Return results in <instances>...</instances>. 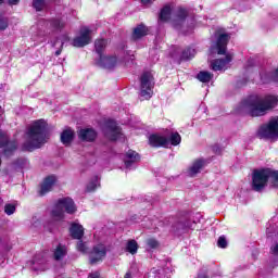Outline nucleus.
Segmentation results:
<instances>
[{"mask_svg":"<svg viewBox=\"0 0 278 278\" xmlns=\"http://www.w3.org/2000/svg\"><path fill=\"white\" fill-rule=\"evenodd\" d=\"M278 105L277 96H266L264 98L250 97L242 102V108L250 116H266L270 110H275Z\"/></svg>","mask_w":278,"mask_h":278,"instance_id":"f257e3e1","label":"nucleus"},{"mask_svg":"<svg viewBox=\"0 0 278 278\" xmlns=\"http://www.w3.org/2000/svg\"><path fill=\"white\" fill-rule=\"evenodd\" d=\"M49 135L47 134V122L45 119L35 121L26 135V142L24 149L26 151H34L40 149L42 144L47 143Z\"/></svg>","mask_w":278,"mask_h":278,"instance_id":"f03ea898","label":"nucleus"},{"mask_svg":"<svg viewBox=\"0 0 278 278\" xmlns=\"http://www.w3.org/2000/svg\"><path fill=\"white\" fill-rule=\"evenodd\" d=\"M268 179H271L273 186H278V170L270 168L256 169L252 175V188L256 192H262L268 184Z\"/></svg>","mask_w":278,"mask_h":278,"instance_id":"7ed1b4c3","label":"nucleus"},{"mask_svg":"<svg viewBox=\"0 0 278 278\" xmlns=\"http://www.w3.org/2000/svg\"><path fill=\"white\" fill-rule=\"evenodd\" d=\"M64 212L67 214H75L77 212V206L73 199L61 198L56 201L54 208L51 212V223H60V220H64Z\"/></svg>","mask_w":278,"mask_h":278,"instance_id":"20e7f679","label":"nucleus"},{"mask_svg":"<svg viewBox=\"0 0 278 278\" xmlns=\"http://www.w3.org/2000/svg\"><path fill=\"white\" fill-rule=\"evenodd\" d=\"M155 86V79L151 72H144L140 77V97L142 101H149L153 97V88Z\"/></svg>","mask_w":278,"mask_h":278,"instance_id":"39448f33","label":"nucleus"},{"mask_svg":"<svg viewBox=\"0 0 278 278\" xmlns=\"http://www.w3.org/2000/svg\"><path fill=\"white\" fill-rule=\"evenodd\" d=\"M257 136L265 140H278V116L271 117L268 123L261 126Z\"/></svg>","mask_w":278,"mask_h":278,"instance_id":"423d86ee","label":"nucleus"},{"mask_svg":"<svg viewBox=\"0 0 278 278\" xmlns=\"http://www.w3.org/2000/svg\"><path fill=\"white\" fill-rule=\"evenodd\" d=\"M92 40V30L88 27L80 28L79 35L74 38L73 40V47H86V45H90V41Z\"/></svg>","mask_w":278,"mask_h":278,"instance_id":"0eeeda50","label":"nucleus"},{"mask_svg":"<svg viewBox=\"0 0 278 278\" xmlns=\"http://www.w3.org/2000/svg\"><path fill=\"white\" fill-rule=\"evenodd\" d=\"M186 16H188V11L186 9H177L172 15V25L175 29H179L181 25L186 23Z\"/></svg>","mask_w":278,"mask_h":278,"instance_id":"6e6552de","label":"nucleus"},{"mask_svg":"<svg viewBox=\"0 0 278 278\" xmlns=\"http://www.w3.org/2000/svg\"><path fill=\"white\" fill-rule=\"evenodd\" d=\"M106 253H108V250H105V245L103 244L96 245L89 256L90 263L98 264V262H102Z\"/></svg>","mask_w":278,"mask_h":278,"instance_id":"1a4fd4ad","label":"nucleus"},{"mask_svg":"<svg viewBox=\"0 0 278 278\" xmlns=\"http://www.w3.org/2000/svg\"><path fill=\"white\" fill-rule=\"evenodd\" d=\"M0 147L4 148V155L9 157L14 151H16V142L8 141V136L0 130Z\"/></svg>","mask_w":278,"mask_h":278,"instance_id":"9d476101","label":"nucleus"},{"mask_svg":"<svg viewBox=\"0 0 278 278\" xmlns=\"http://www.w3.org/2000/svg\"><path fill=\"white\" fill-rule=\"evenodd\" d=\"M227 42H229V35H219L217 42L212 47V51L216 50L218 55L225 54V51H227Z\"/></svg>","mask_w":278,"mask_h":278,"instance_id":"9b49d317","label":"nucleus"},{"mask_svg":"<svg viewBox=\"0 0 278 278\" xmlns=\"http://www.w3.org/2000/svg\"><path fill=\"white\" fill-rule=\"evenodd\" d=\"M99 64L100 66H103V68L112 71V68H116V66H118V59L116 55H100Z\"/></svg>","mask_w":278,"mask_h":278,"instance_id":"f8f14e48","label":"nucleus"},{"mask_svg":"<svg viewBox=\"0 0 278 278\" xmlns=\"http://www.w3.org/2000/svg\"><path fill=\"white\" fill-rule=\"evenodd\" d=\"M104 134L109 140H118L119 138H123V132H121V128L116 126V123H112L110 126H108Z\"/></svg>","mask_w":278,"mask_h":278,"instance_id":"ddd939ff","label":"nucleus"},{"mask_svg":"<svg viewBox=\"0 0 278 278\" xmlns=\"http://www.w3.org/2000/svg\"><path fill=\"white\" fill-rule=\"evenodd\" d=\"M56 181H58V178L55 176L47 177L41 185V189L39 191L40 195L43 197V194H47V192H51Z\"/></svg>","mask_w":278,"mask_h":278,"instance_id":"4468645a","label":"nucleus"},{"mask_svg":"<svg viewBox=\"0 0 278 278\" xmlns=\"http://www.w3.org/2000/svg\"><path fill=\"white\" fill-rule=\"evenodd\" d=\"M78 138L84 142H93V140H97V131L92 128L81 129L78 132Z\"/></svg>","mask_w":278,"mask_h":278,"instance_id":"2eb2a0df","label":"nucleus"},{"mask_svg":"<svg viewBox=\"0 0 278 278\" xmlns=\"http://www.w3.org/2000/svg\"><path fill=\"white\" fill-rule=\"evenodd\" d=\"M231 60V55L227 54L225 60H215L213 63H211V67L213 68V71H226Z\"/></svg>","mask_w":278,"mask_h":278,"instance_id":"dca6fc26","label":"nucleus"},{"mask_svg":"<svg viewBox=\"0 0 278 278\" xmlns=\"http://www.w3.org/2000/svg\"><path fill=\"white\" fill-rule=\"evenodd\" d=\"M149 144L151 147H168V139L161 135H151L149 137Z\"/></svg>","mask_w":278,"mask_h":278,"instance_id":"f3484780","label":"nucleus"},{"mask_svg":"<svg viewBox=\"0 0 278 278\" xmlns=\"http://www.w3.org/2000/svg\"><path fill=\"white\" fill-rule=\"evenodd\" d=\"M124 162H125V166L127 168H129V166H131V164H134L136 162H140V154H138L134 150H129L128 152H126Z\"/></svg>","mask_w":278,"mask_h":278,"instance_id":"a211bd4d","label":"nucleus"},{"mask_svg":"<svg viewBox=\"0 0 278 278\" xmlns=\"http://www.w3.org/2000/svg\"><path fill=\"white\" fill-rule=\"evenodd\" d=\"M75 138V131L71 128H66L61 134V142L65 144V147H68L71 142H73Z\"/></svg>","mask_w":278,"mask_h":278,"instance_id":"6ab92c4d","label":"nucleus"},{"mask_svg":"<svg viewBox=\"0 0 278 278\" xmlns=\"http://www.w3.org/2000/svg\"><path fill=\"white\" fill-rule=\"evenodd\" d=\"M205 166V161L202 159L195 160L191 167L189 168V176L194 177V175H198V173H201V168Z\"/></svg>","mask_w":278,"mask_h":278,"instance_id":"aec40b11","label":"nucleus"},{"mask_svg":"<svg viewBox=\"0 0 278 278\" xmlns=\"http://www.w3.org/2000/svg\"><path fill=\"white\" fill-rule=\"evenodd\" d=\"M71 236L76 240H81L84 238V226L79 224H72L70 228Z\"/></svg>","mask_w":278,"mask_h":278,"instance_id":"412c9836","label":"nucleus"},{"mask_svg":"<svg viewBox=\"0 0 278 278\" xmlns=\"http://www.w3.org/2000/svg\"><path fill=\"white\" fill-rule=\"evenodd\" d=\"M147 34H149V28L143 24H140L134 29L132 38L134 40H140V38H143Z\"/></svg>","mask_w":278,"mask_h":278,"instance_id":"4be33fe9","label":"nucleus"},{"mask_svg":"<svg viewBox=\"0 0 278 278\" xmlns=\"http://www.w3.org/2000/svg\"><path fill=\"white\" fill-rule=\"evenodd\" d=\"M35 270H47V258L42 255H37L34 261Z\"/></svg>","mask_w":278,"mask_h":278,"instance_id":"5701e85b","label":"nucleus"},{"mask_svg":"<svg viewBox=\"0 0 278 278\" xmlns=\"http://www.w3.org/2000/svg\"><path fill=\"white\" fill-rule=\"evenodd\" d=\"M138 241L137 240H128L126 242V247H125V251H127V253H130V255H136V253H138Z\"/></svg>","mask_w":278,"mask_h":278,"instance_id":"b1692460","label":"nucleus"},{"mask_svg":"<svg viewBox=\"0 0 278 278\" xmlns=\"http://www.w3.org/2000/svg\"><path fill=\"white\" fill-rule=\"evenodd\" d=\"M213 77L214 75H212V73L205 71H202L197 75V79H199V81H202V84H210Z\"/></svg>","mask_w":278,"mask_h":278,"instance_id":"393cba45","label":"nucleus"},{"mask_svg":"<svg viewBox=\"0 0 278 278\" xmlns=\"http://www.w3.org/2000/svg\"><path fill=\"white\" fill-rule=\"evenodd\" d=\"M173 14V8L167 4L161 10L160 21H168Z\"/></svg>","mask_w":278,"mask_h":278,"instance_id":"a878e982","label":"nucleus"},{"mask_svg":"<svg viewBox=\"0 0 278 278\" xmlns=\"http://www.w3.org/2000/svg\"><path fill=\"white\" fill-rule=\"evenodd\" d=\"M105 47H108L106 40L99 39L96 41V51L97 53H99V55H102L101 53H103V49H105Z\"/></svg>","mask_w":278,"mask_h":278,"instance_id":"bb28decb","label":"nucleus"},{"mask_svg":"<svg viewBox=\"0 0 278 278\" xmlns=\"http://www.w3.org/2000/svg\"><path fill=\"white\" fill-rule=\"evenodd\" d=\"M66 255V247L59 245L54 251V260H62Z\"/></svg>","mask_w":278,"mask_h":278,"instance_id":"cd10ccee","label":"nucleus"},{"mask_svg":"<svg viewBox=\"0 0 278 278\" xmlns=\"http://www.w3.org/2000/svg\"><path fill=\"white\" fill-rule=\"evenodd\" d=\"M169 142L173 147H177V144L181 142V135H179V132H173L169 137Z\"/></svg>","mask_w":278,"mask_h":278,"instance_id":"c85d7f7f","label":"nucleus"},{"mask_svg":"<svg viewBox=\"0 0 278 278\" xmlns=\"http://www.w3.org/2000/svg\"><path fill=\"white\" fill-rule=\"evenodd\" d=\"M197 54V52L194 51V49H187L182 52V60H192V58H194V55Z\"/></svg>","mask_w":278,"mask_h":278,"instance_id":"c756f323","label":"nucleus"},{"mask_svg":"<svg viewBox=\"0 0 278 278\" xmlns=\"http://www.w3.org/2000/svg\"><path fill=\"white\" fill-rule=\"evenodd\" d=\"M33 5L37 12L45 10V0H33Z\"/></svg>","mask_w":278,"mask_h":278,"instance_id":"7c9ffc66","label":"nucleus"},{"mask_svg":"<svg viewBox=\"0 0 278 278\" xmlns=\"http://www.w3.org/2000/svg\"><path fill=\"white\" fill-rule=\"evenodd\" d=\"M99 188V179L96 178L93 181L89 182L87 186V191L88 192H94Z\"/></svg>","mask_w":278,"mask_h":278,"instance_id":"2f4dec72","label":"nucleus"},{"mask_svg":"<svg viewBox=\"0 0 278 278\" xmlns=\"http://www.w3.org/2000/svg\"><path fill=\"white\" fill-rule=\"evenodd\" d=\"M4 212L5 214H8V216H12V214L16 212V206H14L13 204H7L4 206Z\"/></svg>","mask_w":278,"mask_h":278,"instance_id":"473e14b6","label":"nucleus"},{"mask_svg":"<svg viewBox=\"0 0 278 278\" xmlns=\"http://www.w3.org/2000/svg\"><path fill=\"white\" fill-rule=\"evenodd\" d=\"M8 29V18L0 15V31Z\"/></svg>","mask_w":278,"mask_h":278,"instance_id":"72a5a7b5","label":"nucleus"},{"mask_svg":"<svg viewBox=\"0 0 278 278\" xmlns=\"http://www.w3.org/2000/svg\"><path fill=\"white\" fill-rule=\"evenodd\" d=\"M53 29H62V27H64V22L60 21V20H54L51 23Z\"/></svg>","mask_w":278,"mask_h":278,"instance_id":"f704fd0d","label":"nucleus"},{"mask_svg":"<svg viewBox=\"0 0 278 278\" xmlns=\"http://www.w3.org/2000/svg\"><path fill=\"white\" fill-rule=\"evenodd\" d=\"M217 247H219V249H227V239L225 237H219Z\"/></svg>","mask_w":278,"mask_h":278,"instance_id":"c9c22d12","label":"nucleus"},{"mask_svg":"<svg viewBox=\"0 0 278 278\" xmlns=\"http://www.w3.org/2000/svg\"><path fill=\"white\" fill-rule=\"evenodd\" d=\"M147 244L150 249H157V247H160V243L155 239H149Z\"/></svg>","mask_w":278,"mask_h":278,"instance_id":"e433bc0d","label":"nucleus"},{"mask_svg":"<svg viewBox=\"0 0 278 278\" xmlns=\"http://www.w3.org/2000/svg\"><path fill=\"white\" fill-rule=\"evenodd\" d=\"M77 250L80 251V253H86V251H88V247H86V243H84V241H79L77 243Z\"/></svg>","mask_w":278,"mask_h":278,"instance_id":"4c0bfd02","label":"nucleus"},{"mask_svg":"<svg viewBox=\"0 0 278 278\" xmlns=\"http://www.w3.org/2000/svg\"><path fill=\"white\" fill-rule=\"evenodd\" d=\"M37 42H45L47 40V37H45V34H40L38 37L35 38Z\"/></svg>","mask_w":278,"mask_h":278,"instance_id":"58836bf2","label":"nucleus"},{"mask_svg":"<svg viewBox=\"0 0 278 278\" xmlns=\"http://www.w3.org/2000/svg\"><path fill=\"white\" fill-rule=\"evenodd\" d=\"M155 0H141L142 5H151Z\"/></svg>","mask_w":278,"mask_h":278,"instance_id":"ea45409f","label":"nucleus"},{"mask_svg":"<svg viewBox=\"0 0 278 278\" xmlns=\"http://www.w3.org/2000/svg\"><path fill=\"white\" fill-rule=\"evenodd\" d=\"M271 79L274 81H278V68L274 72V74L271 75Z\"/></svg>","mask_w":278,"mask_h":278,"instance_id":"a19ab883","label":"nucleus"},{"mask_svg":"<svg viewBox=\"0 0 278 278\" xmlns=\"http://www.w3.org/2000/svg\"><path fill=\"white\" fill-rule=\"evenodd\" d=\"M20 0H9V5H16Z\"/></svg>","mask_w":278,"mask_h":278,"instance_id":"79ce46f5","label":"nucleus"},{"mask_svg":"<svg viewBox=\"0 0 278 278\" xmlns=\"http://www.w3.org/2000/svg\"><path fill=\"white\" fill-rule=\"evenodd\" d=\"M88 278H99V273L90 274Z\"/></svg>","mask_w":278,"mask_h":278,"instance_id":"37998d69","label":"nucleus"},{"mask_svg":"<svg viewBox=\"0 0 278 278\" xmlns=\"http://www.w3.org/2000/svg\"><path fill=\"white\" fill-rule=\"evenodd\" d=\"M62 53V50H58L56 52H55V55H60Z\"/></svg>","mask_w":278,"mask_h":278,"instance_id":"c03bdc74","label":"nucleus"},{"mask_svg":"<svg viewBox=\"0 0 278 278\" xmlns=\"http://www.w3.org/2000/svg\"><path fill=\"white\" fill-rule=\"evenodd\" d=\"M129 277H130L129 274H126L125 278H129Z\"/></svg>","mask_w":278,"mask_h":278,"instance_id":"a18cd8bd","label":"nucleus"},{"mask_svg":"<svg viewBox=\"0 0 278 278\" xmlns=\"http://www.w3.org/2000/svg\"><path fill=\"white\" fill-rule=\"evenodd\" d=\"M3 3V0H0V4Z\"/></svg>","mask_w":278,"mask_h":278,"instance_id":"49530a36","label":"nucleus"}]
</instances>
